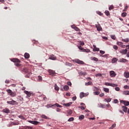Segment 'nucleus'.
Masks as SVG:
<instances>
[{"label": "nucleus", "mask_w": 129, "mask_h": 129, "mask_svg": "<svg viewBox=\"0 0 129 129\" xmlns=\"http://www.w3.org/2000/svg\"><path fill=\"white\" fill-rule=\"evenodd\" d=\"M122 42H125V43H128L129 39H128V38L122 39Z\"/></svg>", "instance_id": "obj_26"}, {"label": "nucleus", "mask_w": 129, "mask_h": 129, "mask_svg": "<svg viewBox=\"0 0 129 129\" xmlns=\"http://www.w3.org/2000/svg\"><path fill=\"white\" fill-rule=\"evenodd\" d=\"M115 89L116 91H119V90H120L119 88L118 87L115 88Z\"/></svg>", "instance_id": "obj_62"}, {"label": "nucleus", "mask_w": 129, "mask_h": 129, "mask_svg": "<svg viewBox=\"0 0 129 129\" xmlns=\"http://www.w3.org/2000/svg\"><path fill=\"white\" fill-rule=\"evenodd\" d=\"M7 103L11 104V105H18V102L13 100L12 101H8Z\"/></svg>", "instance_id": "obj_2"}, {"label": "nucleus", "mask_w": 129, "mask_h": 129, "mask_svg": "<svg viewBox=\"0 0 129 129\" xmlns=\"http://www.w3.org/2000/svg\"><path fill=\"white\" fill-rule=\"evenodd\" d=\"M102 76V75L101 74H97L96 75V77H101Z\"/></svg>", "instance_id": "obj_45"}, {"label": "nucleus", "mask_w": 129, "mask_h": 129, "mask_svg": "<svg viewBox=\"0 0 129 129\" xmlns=\"http://www.w3.org/2000/svg\"><path fill=\"white\" fill-rule=\"evenodd\" d=\"M75 62L76 63H77V64H81V65H83V64H84L83 61L80 60L79 59H76Z\"/></svg>", "instance_id": "obj_10"}, {"label": "nucleus", "mask_w": 129, "mask_h": 129, "mask_svg": "<svg viewBox=\"0 0 129 129\" xmlns=\"http://www.w3.org/2000/svg\"><path fill=\"white\" fill-rule=\"evenodd\" d=\"M73 120H74V118L71 117L68 120V121H73Z\"/></svg>", "instance_id": "obj_40"}, {"label": "nucleus", "mask_w": 129, "mask_h": 129, "mask_svg": "<svg viewBox=\"0 0 129 129\" xmlns=\"http://www.w3.org/2000/svg\"><path fill=\"white\" fill-rule=\"evenodd\" d=\"M103 90L105 91V92H106L107 93H108L109 92V89L107 88H103Z\"/></svg>", "instance_id": "obj_25"}, {"label": "nucleus", "mask_w": 129, "mask_h": 129, "mask_svg": "<svg viewBox=\"0 0 129 129\" xmlns=\"http://www.w3.org/2000/svg\"><path fill=\"white\" fill-rule=\"evenodd\" d=\"M105 100H106V101H107V102H110L111 101V99L109 98L107 100H106V99H105Z\"/></svg>", "instance_id": "obj_50"}, {"label": "nucleus", "mask_w": 129, "mask_h": 129, "mask_svg": "<svg viewBox=\"0 0 129 129\" xmlns=\"http://www.w3.org/2000/svg\"><path fill=\"white\" fill-rule=\"evenodd\" d=\"M10 95L11 96H12V97H15V96H16V95H17V94L16 93V92H12Z\"/></svg>", "instance_id": "obj_19"}, {"label": "nucleus", "mask_w": 129, "mask_h": 129, "mask_svg": "<svg viewBox=\"0 0 129 129\" xmlns=\"http://www.w3.org/2000/svg\"><path fill=\"white\" fill-rule=\"evenodd\" d=\"M122 109L124 112H127V107L126 106H122Z\"/></svg>", "instance_id": "obj_14"}, {"label": "nucleus", "mask_w": 129, "mask_h": 129, "mask_svg": "<svg viewBox=\"0 0 129 129\" xmlns=\"http://www.w3.org/2000/svg\"><path fill=\"white\" fill-rule=\"evenodd\" d=\"M49 59L50 60H56L57 57L55 55L52 54L49 56Z\"/></svg>", "instance_id": "obj_13"}, {"label": "nucleus", "mask_w": 129, "mask_h": 129, "mask_svg": "<svg viewBox=\"0 0 129 129\" xmlns=\"http://www.w3.org/2000/svg\"><path fill=\"white\" fill-rule=\"evenodd\" d=\"M92 84V82H88L87 83H85L86 86H88V85H91Z\"/></svg>", "instance_id": "obj_32"}, {"label": "nucleus", "mask_w": 129, "mask_h": 129, "mask_svg": "<svg viewBox=\"0 0 129 129\" xmlns=\"http://www.w3.org/2000/svg\"><path fill=\"white\" fill-rule=\"evenodd\" d=\"M111 38L112 39V40H115L116 39V37H115V35H111Z\"/></svg>", "instance_id": "obj_39"}, {"label": "nucleus", "mask_w": 129, "mask_h": 129, "mask_svg": "<svg viewBox=\"0 0 129 129\" xmlns=\"http://www.w3.org/2000/svg\"><path fill=\"white\" fill-rule=\"evenodd\" d=\"M105 85H106V86H112V87H116V86H117V85L116 84H111L108 82L105 83Z\"/></svg>", "instance_id": "obj_3"}, {"label": "nucleus", "mask_w": 129, "mask_h": 129, "mask_svg": "<svg viewBox=\"0 0 129 129\" xmlns=\"http://www.w3.org/2000/svg\"><path fill=\"white\" fill-rule=\"evenodd\" d=\"M103 39H104V40H107L108 38L106 36H103L102 37Z\"/></svg>", "instance_id": "obj_63"}, {"label": "nucleus", "mask_w": 129, "mask_h": 129, "mask_svg": "<svg viewBox=\"0 0 129 129\" xmlns=\"http://www.w3.org/2000/svg\"><path fill=\"white\" fill-rule=\"evenodd\" d=\"M67 84L68 85H69V86H71L72 85V83L71 82H67Z\"/></svg>", "instance_id": "obj_52"}, {"label": "nucleus", "mask_w": 129, "mask_h": 129, "mask_svg": "<svg viewBox=\"0 0 129 129\" xmlns=\"http://www.w3.org/2000/svg\"><path fill=\"white\" fill-rule=\"evenodd\" d=\"M24 57L25 59H29V58H30V54L26 52L24 54Z\"/></svg>", "instance_id": "obj_16"}, {"label": "nucleus", "mask_w": 129, "mask_h": 129, "mask_svg": "<svg viewBox=\"0 0 129 129\" xmlns=\"http://www.w3.org/2000/svg\"><path fill=\"white\" fill-rule=\"evenodd\" d=\"M54 89L55 90H56L57 91H58V90H59V87H58V86H57V84L54 85Z\"/></svg>", "instance_id": "obj_30"}, {"label": "nucleus", "mask_w": 129, "mask_h": 129, "mask_svg": "<svg viewBox=\"0 0 129 129\" xmlns=\"http://www.w3.org/2000/svg\"><path fill=\"white\" fill-rule=\"evenodd\" d=\"M28 122H29L30 123H32V124H34L35 125H37V124H38V123H40V122L37 121L29 120Z\"/></svg>", "instance_id": "obj_8"}, {"label": "nucleus", "mask_w": 129, "mask_h": 129, "mask_svg": "<svg viewBox=\"0 0 129 129\" xmlns=\"http://www.w3.org/2000/svg\"><path fill=\"white\" fill-rule=\"evenodd\" d=\"M63 89L66 91H67L68 90H69V86H68V85L64 86Z\"/></svg>", "instance_id": "obj_20"}, {"label": "nucleus", "mask_w": 129, "mask_h": 129, "mask_svg": "<svg viewBox=\"0 0 129 129\" xmlns=\"http://www.w3.org/2000/svg\"><path fill=\"white\" fill-rule=\"evenodd\" d=\"M80 45H81V46H84V42L83 41H80Z\"/></svg>", "instance_id": "obj_58"}, {"label": "nucleus", "mask_w": 129, "mask_h": 129, "mask_svg": "<svg viewBox=\"0 0 129 129\" xmlns=\"http://www.w3.org/2000/svg\"><path fill=\"white\" fill-rule=\"evenodd\" d=\"M121 53L122 54H125L126 53H127V49H125L122 50Z\"/></svg>", "instance_id": "obj_27"}, {"label": "nucleus", "mask_w": 129, "mask_h": 129, "mask_svg": "<svg viewBox=\"0 0 129 129\" xmlns=\"http://www.w3.org/2000/svg\"><path fill=\"white\" fill-rule=\"evenodd\" d=\"M13 124H14V125H18L19 122H13Z\"/></svg>", "instance_id": "obj_56"}, {"label": "nucleus", "mask_w": 129, "mask_h": 129, "mask_svg": "<svg viewBox=\"0 0 129 129\" xmlns=\"http://www.w3.org/2000/svg\"><path fill=\"white\" fill-rule=\"evenodd\" d=\"M83 52H86V53H89L90 52V50L87 49H84L83 50Z\"/></svg>", "instance_id": "obj_35"}, {"label": "nucleus", "mask_w": 129, "mask_h": 129, "mask_svg": "<svg viewBox=\"0 0 129 129\" xmlns=\"http://www.w3.org/2000/svg\"><path fill=\"white\" fill-rule=\"evenodd\" d=\"M71 104H72V102H69L66 104H64V105L67 107H69L70 106V105H71Z\"/></svg>", "instance_id": "obj_29"}, {"label": "nucleus", "mask_w": 129, "mask_h": 129, "mask_svg": "<svg viewBox=\"0 0 129 129\" xmlns=\"http://www.w3.org/2000/svg\"><path fill=\"white\" fill-rule=\"evenodd\" d=\"M124 76L125 78H129V73L127 72H125L124 73Z\"/></svg>", "instance_id": "obj_18"}, {"label": "nucleus", "mask_w": 129, "mask_h": 129, "mask_svg": "<svg viewBox=\"0 0 129 129\" xmlns=\"http://www.w3.org/2000/svg\"><path fill=\"white\" fill-rule=\"evenodd\" d=\"M41 117H42V118H44L45 119H48V117H47V116H46V115H44V114H42V115H41Z\"/></svg>", "instance_id": "obj_34"}, {"label": "nucleus", "mask_w": 129, "mask_h": 129, "mask_svg": "<svg viewBox=\"0 0 129 129\" xmlns=\"http://www.w3.org/2000/svg\"><path fill=\"white\" fill-rule=\"evenodd\" d=\"M13 91L11 90H7V92L9 94V95Z\"/></svg>", "instance_id": "obj_48"}, {"label": "nucleus", "mask_w": 129, "mask_h": 129, "mask_svg": "<svg viewBox=\"0 0 129 129\" xmlns=\"http://www.w3.org/2000/svg\"><path fill=\"white\" fill-rule=\"evenodd\" d=\"M94 48H93V51L94 52H98L99 51V48L96 47V46L93 45Z\"/></svg>", "instance_id": "obj_15"}, {"label": "nucleus", "mask_w": 129, "mask_h": 129, "mask_svg": "<svg viewBox=\"0 0 129 129\" xmlns=\"http://www.w3.org/2000/svg\"><path fill=\"white\" fill-rule=\"evenodd\" d=\"M122 17H126V13L123 12L121 14Z\"/></svg>", "instance_id": "obj_47"}, {"label": "nucleus", "mask_w": 129, "mask_h": 129, "mask_svg": "<svg viewBox=\"0 0 129 129\" xmlns=\"http://www.w3.org/2000/svg\"><path fill=\"white\" fill-rule=\"evenodd\" d=\"M105 14L106 16H109V15H110L109 11L106 10L105 11Z\"/></svg>", "instance_id": "obj_37"}, {"label": "nucleus", "mask_w": 129, "mask_h": 129, "mask_svg": "<svg viewBox=\"0 0 129 129\" xmlns=\"http://www.w3.org/2000/svg\"><path fill=\"white\" fill-rule=\"evenodd\" d=\"M26 129H33V127L26 126Z\"/></svg>", "instance_id": "obj_60"}, {"label": "nucleus", "mask_w": 129, "mask_h": 129, "mask_svg": "<svg viewBox=\"0 0 129 129\" xmlns=\"http://www.w3.org/2000/svg\"><path fill=\"white\" fill-rule=\"evenodd\" d=\"M85 96V94L84 93H81L80 94V98L82 99Z\"/></svg>", "instance_id": "obj_21"}, {"label": "nucleus", "mask_w": 129, "mask_h": 129, "mask_svg": "<svg viewBox=\"0 0 129 129\" xmlns=\"http://www.w3.org/2000/svg\"><path fill=\"white\" fill-rule=\"evenodd\" d=\"M99 96H100V97H102L104 96V93H102L100 94L99 95Z\"/></svg>", "instance_id": "obj_59"}, {"label": "nucleus", "mask_w": 129, "mask_h": 129, "mask_svg": "<svg viewBox=\"0 0 129 129\" xmlns=\"http://www.w3.org/2000/svg\"><path fill=\"white\" fill-rule=\"evenodd\" d=\"M99 93H100V92L98 91L94 92V94H95V95H99Z\"/></svg>", "instance_id": "obj_43"}, {"label": "nucleus", "mask_w": 129, "mask_h": 129, "mask_svg": "<svg viewBox=\"0 0 129 129\" xmlns=\"http://www.w3.org/2000/svg\"><path fill=\"white\" fill-rule=\"evenodd\" d=\"M73 111L71 110H69L68 111V114L67 115L68 116L69 115H71V114L73 113Z\"/></svg>", "instance_id": "obj_23"}, {"label": "nucleus", "mask_w": 129, "mask_h": 129, "mask_svg": "<svg viewBox=\"0 0 129 129\" xmlns=\"http://www.w3.org/2000/svg\"><path fill=\"white\" fill-rule=\"evenodd\" d=\"M74 29L75 31H77V32H79V31H80V29H79L77 27H75Z\"/></svg>", "instance_id": "obj_49"}, {"label": "nucleus", "mask_w": 129, "mask_h": 129, "mask_svg": "<svg viewBox=\"0 0 129 129\" xmlns=\"http://www.w3.org/2000/svg\"><path fill=\"white\" fill-rule=\"evenodd\" d=\"M114 9V7L113 6L111 5L109 7V10L111 11V10H113Z\"/></svg>", "instance_id": "obj_38"}, {"label": "nucleus", "mask_w": 129, "mask_h": 129, "mask_svg": "<svg viewBox=\"0 0 129 129\" xmlns=\"http://www.w3.org/2000/svg\"><path fill=\"white\" fill-rule=\"evenodd\" d=\"M113 49H114V50H116L118 49V47H117V45H113Z\"/></svg>", "instance_id": "obj_41"}, {"label": "nucleus", "mask_w": 129, "mask_h": 129, "mask_svg": "<svg viewBox=\"0 0 129 129\" xmlns=\"http://www.w3.org/2000/svg\"><path fill=\"white\" fill-rule=\"evenodd\" d=\"M127 59H125V58H121L120 60V62H122L123 63H125L126 62H127Z\"/></svg>", "instance_id": "obj_22"}, {"label": "nucleus", "mask_w": 129, "mask_h": 129, "mask_svg": "<svg viewBox=\"0 0 129 129\" xmlns=\"http://www.w3.org/2000/svg\"><path fill=\"white\" fill-rule=\"evenodd\" d=\"M18 117H19V118H21V119H25V117L23 115H19Z\"/></svg>", "instance_id": "obj_46"}, {"label": "nucleus", "mask_w": 129, "mask_h": 129, "mask_svg": "<svg viewBox=\"0 0 129 129\" xmlns=\"http://www.w3.org/2000/svg\"><path fill=\"white\" fill-rule=\"evenodd\" d=\"M100 54H105V51H103V50H100Z\"/></svg>", "instance_id": "obj_54"}, {"label": "nucleus", "mask_w": 129, "mask_h": 129, "mask_svg": "<svg viewBox=\"0 0 129 129\" xmlns=\"http://www.w3.org/2000/svg\"><path fill=\"white\" fill-rule=\"evenodd\" d=\"M54 106H56V107H62V106H61L60 105H59L58 103H55V104H53Z\"/></svg>", "instance_id": "obj_31"}, {"label": "nucleus", "mask_w": 129, "mask_h": 129, "mask_svg": "<svg viewBox=\"0 0 129 129\" xmlns=\"http://www.w3.org/2000/svg\"><path fill=\"white\" fill-rule=\"evenodd\" d=\"M3 112H4V113H11V110L8 108H5V109H3L2 110Z\"/></svg>", "instance_id": "obj_6"}, {"label": "nucleus", "mask_w": 129, "mask_h": 129, "mask_svg": "<svg viewBox=\"0 0 129 129\" xmlns=\"http://www.w3.org/2000/svg\"><path fill=\"white\" fill-rule=\"evenodd\" d=\"M76 98H77L76 96L73 97L72 98L73 101H75V100L76 99Z\"/></svg>", "instance_id": "obj_64"}, {"label": "nucleus", "mask_w": 129, "mask_h": 129, "mask_svg": "<svg viewBox=\"0 0 129 129\" xmlns=\"http://www.w3.org/2000/svg\"><path fill=\"white\" fill-rule=\"evenodd\" d=\"M91 60H92L93 61H96V62H97L98 61V58H97L96 57H90Z\"/></svg>", "instance_id": "obj_17"}, {"label": "nucleus", "mask_w": 129, "mask_h": 129, "mask_svg": "<svg viewBox=\"0 0 129 129\" xmlns=\"http://www.w3.org/2000/svg\"><path fill=\"white\" fill-rule=\"evenodd\" d=\"M97 14H98V15H99V16H102V15H103V14L101 12H99V11H98L97 12Z\"/></svg>", "instance_id": "obj_53"}, {"label": "nucleus", "mask_w": 129, "mask_h": 129, "mask_svg": "<svg viewBox=\"0 0 129 129\" xmlns=\"http://www.w3.org/2000/svg\"><path fill=\"white\" fill-rule=\"evenodd\" d=\"M117 61V60H116V58H114L112 60V62L113 63H115V62H116Z\"/></svg>", "instance_id": "obj_44"}, {"label": "nucleus", "mask_w": 129, "mask_h": 129, "mask_svg": "<svg viewBox=\"0 0 129 129\" xmlns=\"http://www.w3.org/2000/svg\"><path fill=\"white\" fill-rule=\"evenodd\" d=\"M84 115H80L79 117V119H80L81 120H82V119H84Z\"/></svg>", "instance_id": "obj_36"}, {"label": "nucleus", "mask_w": 129, "mask_h": 129, "mask_svg": "<svg viewBox=\"0 0 129 129\" xmlns=\"http://www.w3.org/2000/svg\"><path fill=\"white\" fill-rule=\"evenodd\" d=\"M32 75L31 73H29L26 76V77H27V78L30 77V76Z\"/></svg>", "instance_id": "obj_51"}, {"label": "nucleus", "mask_w": 129, "mask_h": 129, "mask_svg": "<svg viewBox=\"0 0 129 129\" xmlns=\"http://www.w3.org/2000/svg\"><path fill=\"white\" fill-rule=\"evenodd\" d=\"M117 45H118V46H121V47H122V46H123V43L121 42H117Z\"/></svg>", "instance_id": "obj_28"}, {"label": "nucleus", "mask_w": 129, "mask_h": 129, "mask_svg": "<svg viewBox=\"0 0 129 129\" xmlns=\"http://www.w3.org/2000/svg\"><path fill=\"white\" fill-rule=\"evenodd\" d=\"M78 48H79L80 50H81V51H82V52H83V50H84V48H83L82 47V46H78Z\"/></svg>", "instance_id": "obj_42"}, {"label": "nucleus", "mask_w": 129, "mask_h": 129, "mask_svg": "<svg viewBox=\"0 0 129 129\" xmlns=\"http://www.w3.org/2000/svg\"><path fill=\"white\" fill-rule=\"evenodd\" d=\"M24 93H25V94H27V96H26V98H29V97H31V96L32 95H33V93L30 92H29L28 91H24Z\"/></svg>", "instance_id": "obj_4"}, {"label": "nucleus", "mask_w": 129, "mask_h": 129, "mask_svg": "<svg viewBox=\"0 0 129 129\" xmlns=\"http://www.w3.org/2000/svg\"><path fill=\"white\" fill-rule=\"evenodd\" d=\"M48 73H49L50 75H52V76H54V75L56 74V73H55V71L52 70H49Z\"/></svg>", "instance_id": "obj_11"}, {"label": "nucleus", "mask_w": 129, "mask_h": 129, "mask_svg": "<svg viewBox=\"0 0 129 129\" xmlns=\"http://www.w3.org/2000/svg\"><path fill=\"white\" fill-rule=\"evenodd\" d=\"M118 102V100L117 99L114 100V103H117Z\"/></svg>", "instance_id": "obj_61"}, {"label": "nucleus", "mask_w": 129, "mask_h": 129, "mask_svg": "<svg viewBox=\"0 0 129 129\" xmlns=\"http://www.w3.org/2000/svg\"><path fill=\"white\" fill-rule=\"evenodd\" d=\"M110 76H111V77H115L116 74H115V72H114V71H112L110 72Z\"/></svg>", "instance_id": "obj_12"}, {"label": "nucleus", "mask_w": 129, "mask_h": 129, "mask_svg": "<svg viewBox=\"0 0 129 129\" xmlns=\"http://www.w3.org/2000/svg\"><path fill=\"white\" fill-rule=\"evenodd\" d=\"M38 80H39V81H42V77L39 76H38Z\"/></svg>", "instance_id": "obj_57"}, {"label": "nucleus", "mask_w": 129, "mask_h": 129, "mask_svg": "<svg viewBox=\"0 0 129 129\" xmlns=\"http://www.w3.org/2000/svg\"><path fill=\"white\" fill-rule=\"evenodd\" d=\"M115 126H116V124H113L109 129H113L114 128Z\"/></svg>", "instance_id": "obj_33"}, {"label": "nucleus", "mask_w": 129, "mask_h": 129, "mask_svg": "<svg viewBox=\"0 0 129 129\" xmlns=\"http://www.w3.org/2000/svg\"><path fill=\"white\" fill-rule=\"evenodd\" d=\"M96 28H97V30L99 32L102 30V28H101L100 24H96Z\"/></svg>", "instance_id": "obj_9"}, {"label": "nucleus", "mask_w": 129, "mask_h": 129, "mask_svg": "<svg viewBox=\"0 0 129 129\" xmlns=\"http://www.w3.org/2000/svg\"><path fill=\"white\" fill-rule=\"evenodd\" d=\"M122 94H124V95H129V91H123Z\"/></svg>", "instance_id": "obj_24"}, {"label": "nucleus", "mask_w": 129, "mask_h": 129, "mask_svg": "<svg viewBox=\"0 0 129 129\" xmlns=\"http://www.w3.org/2000/svg\"><path fill=\"white\" fill-rule=\"evenodd\" d=\"M11 61L15 63V66H17V67H20L21 66V64H20L21 61L18 58H13Z\"/></svg>", "instance_id": "obj_1"}, {"label": "nucleus", "mask_w": 129, "mask_h": 129, "mask_svg": "<svg viewBox=\"0 0 129 129\" xmlns=\"http://www.w3.org/2000/svg\"><path fill=\"white\" fill-rule=\"evenodd\" d=\"M124 89H128L129 86H127V85H125V86H124Z\"/></svg>", "instance_id": "obj_55"}, {"label": "nucleus", "mask_w": 129, "mask_h": 129, "mask_svg": "<svg viewBox=\"0 0 129 129\" xmlns=\"http://www.w3.org/2000/svg\"><path fill=\"white\" fill-rule=\"evenodd\" d=\"M120 103H122V104H124L125 106H128L129 105V102L128 101H123V100H121L120 101Z\"/></svg>", "instance_id": "obj_7"}, {"label": "nucleus", "mask_w": 129, "mask_h": 129, "mask_svg": "<svg viewBox=\"0 0 129 129\" xmlns=\"http://www.w3.org/2000/svg\"><path fill=\"white\" fill-rule=\"evenodd\" d=\"M21 70L22 72H24V73H28L29 72V70L25 67H22Z\"/></svg>", "instance_id": "obj_5"}]
</instances>
